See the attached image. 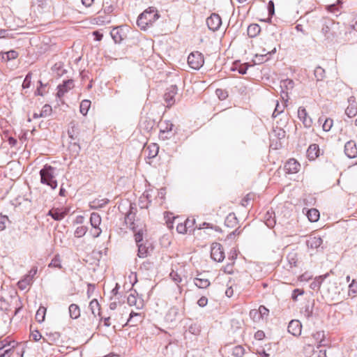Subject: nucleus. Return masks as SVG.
I'll return each mask as SVG.
<instances>
[{
	"label": "nucleus",
	"mask_w": 357,
	"mask_h": 357,
	"mask_svg": "<svg viewBox=\"0 0 357 357\" xmlns=\"http://www.w3.org/2000/svg\"><path fill=\"white\" fill-rule=\"evenodd\" d=\"M298 116L305 128H310L312 126V119L308 116L307 112L304 107H300L298 108Z\"/></svg>",
	"instance_id": "obj_9"
},
{
	"label": "nucleus",
	"mask_w": 357,
	"mask_h": 357,
	"mask_svg": "<svg viewBox=\"0 0 357 357\" xmlns=\"http://www.w3.org/2000/svg\"><path fill=\"white\" fill-rule=\"evenodd\" d=\"M37 271H38V268L37 267H33L29 272V273L27 275H26V276H29L31 280H33V277L36 275V274L37 273Z\"/></svg>",
	"instance_id": "obj_63"
},
{
	"label": "nucleus",
	"mask_w": 357,
	"mask_h": 357,
	"mask_svg": "<svg viewBox=\"0 0 357 357\" xmlns=\"http://www.w3.org/2000/svg\"><path fill=\"white\" fill-rule=\"evenodd\" d=\"M74 86V83L72 79H68L63 82L62 84L58 86L57 96L61 98L67 93L70 89Z\"/></svg>",
	"instance_id": "obj_13"
},
{
	"label": "nucleus",
	"mask_w": 357,
	"mask_h": 357,
	"mask_svg": "<svg viewBox=\"0 0 357 357\" xmlns=\"http://www.w3.org/2000/svg\"><path fill=\"white\" fill-rule=\"evenodd\" d=\"M302 325L298 320H291L288 325V332L294 336H298L301 333Z\"/></svg>",
	"instance_id": "obj_12"
},
{
	"label": "nucleus",
	"mask_w": 357,
	"mask_h": 357,
	"mask_svg": "<svg viewBox=\"0 0 357 357\" xmlns=\"http://www.w3.org/2000/svg\"><path fill=\"white\" fill-rule=\"evenodd\" d=\"M50 267H56V268H61V261L59 257H55L52 260L51 263L49 264Z\"/></svg>",
	"instance_id": "obj_45"
},
{
	"label": "nucleus",
	"mask_w": 357,
	"mask_h": 357,
	"mask_svg": "<svg viewBox=\"0 0 357 357\" xmlns=\"http://www.w3.org/2000/svg\"><path fill=\"white\" fill-rule=\"evenodd\" d=\"M294 86V83L292 79H286L280 82L281 97L283 100L288 101L289 92L293 89Z\"/></svg>",
	"instance_id": "obj_6"
},
{
	"label": "nucleus",
	"mask_w": 357,
	"mask_h": 357,
	"mask_svg": "<svg viewBox=\"0 0 357 357\" xmlns=\"http://www.w3.org/2000/svg\"><path fill=\"white\" fill-rule=\"evenodd\" d=\"M143 320V316L140 313L131 312L130 314L129 319L127 321L126 325H129L130 326H137L138 324L141 323Z\"/></svg>",
	"instance_id": "obj_15"
},
{
	"label": "nucleus",
	"mask_w": 357,
	"mask_h": 357,
	"mask_svg": "<svg viewBox=\"0 0 357 357\" xmlns=\"http://www.w3.org/2000/svg\"><path fill=\"white\" fill-rule=\"evenodd\" d=\"M321 32L324 35L325 37L329 38L330 36L328 35L330 32V27L328 25H325L321 29Z\"/></svg>",
	"instance_id": "obj_61"
},
{
	"label": "nucleus",
	"mask_w": 357,
	"mask_h": 357,
	"mask_svg": "<svg viewBox=\"0 0 357 357\" xmlns=\"http://www.w3.org/2000/svg\"><path fill=\"white\" fill-rule=\"evenodd\" d=\"M189 332L192 334H197L199 332V328L195 324L191 325L188 329Z\"/></svg>",
	"instance_id": "obj_62"
},
{
	"label": "nucleus",
	"mask_w": 357,
	"mask_h": 357,
	"mask_svg": "<svg viewBox=\"0 0 357 357\" xmlns=\"http://www.w3.org/2000/svg\"><path fill=\"white\" fill-rule=\"evenodd\" d=\"M349 292H351L354 295L357 294V284L355 283V280H353L351 283L349 285Z\"/></svg>",
	"instance_id": "obj_56"
},
{
	"label": "nucleus",
	"mask_w": 357,
	"mask_h": 357,
	"mask_svg": "<svg viewBox=\"0 0 357 357\" xmlns=\"http://www.w3.org/2000/svg\"><path fill=\"white\" fill-rule=\"evenodd\" d=\"M314 74L317 81H321L325 77V70L321 67L317 66Z\"/></svg>",
	"instance_id": "obj_34"
},
{
	"label": "nucleus",
	"mask_w": 357,
	"mask_h": 357,
	"mask_svg": "<svg viewBox=\"0 0 357 357\" xmlns=\"http://www.w3.org/2000/svg\"><path fill=\"white\" fill-rule=\"evenodd\" d=\"M276 52V48H273V50H272L270 52H268L266 54H261V55H256V59H257V62L258 63H264L265 61H266L267 60L269 59V58H266V59H264V57L266 56L267 54H275Z\"/></svg>",
	"instance_id": "obj_36"
},
{
	"label": "nucleus",
	"mask_w": 357,
	"mask_h": 357,
	"mask_svg": "<svg viewBox=\"0 0 357 357\" xmlns=\"http://www.w3.org/2000/svg\"><path fill=\"white\" fill-rule=\"evenodd\" d=\"M46 314V308L45 307H40L36 314V319L38 322L42 323L45 320Z\"/></svg>",
	"instance_id": "obj_31"
},
{
	"label": "nucleus",
	"mask_w": 357,
	"mask_h": 357,
	"mask_svg": "<svg viewBox=\"0 0 357 357\" xmlns=\"http://www.w3.org/2000/svg\"><path fill=\"white\" fill-rule=\"evenodd\" d=\"M68 210H61L59 208H53L49 211L47 215L51 216L55 220H61L65 218L68 213Z\"/></svg>",
	"instance_id": "obj_14"
},
{
	"label": "nucleus",
	"mask_w": 357,
	"mask_h": 357,
	"mask_svg": "<svg viewBox=\"0 0 357 357\" xmlns=\"http://www.w3.org/2000/svg\"><path fill=\"white\" fill-rule=\"evenodd\" d=\"M265 223L268 227H273V226L275 224V221L274 220L273 218H271L270 216L266 220Z\"/></svg>",
	"instance_id": "obj_64"
},
{
	"label": "nucleus",
	"mask_w": 357,
	"mask_h": 357,
	"mask_svg": "<svg viewBox=\"0 0 357 357\" xmlns=\"http://www.w3.org/2000/svg\"><path fill=\"white\" fill-rule=\"evenodd\" d=\"M344 153L349 158H354L357 156V146L354 141H349L344 145Z\"/></svg>",
	"instance_id": "obj_10"
},
{
	"label": "nucleus",
	"mask_w": 357,
	"mask_h": 357,
	"mask_svg": "<svg viewBox=\"0 0 357 357\" xmlns=\"http://www.w3.org/2000/svg\"><path fill=\"white\" fill-rule=\"evenodd\" d=\"M33 280L29 276L24 275V278L17 282V287L21 290L26 289L31 284Z\"/></svg>",
	"instance_id": "obj_21"
},
{
	"label": "nucleus",
	"mask_w": 357,
	"mask_h": 357,
	"mask_svg": "<svg viewBox=\"0 0 357 357\" xmlns=\"http://www.w3.org/2000/svg\"><path fill=\"white\" fill-rule=\"evenodd\" d=\"M15 342H11L8 340L7 339H3L2 340H0V349L6 350V349L9 348L10 347H13V350L14 349L15 347Z\"/></svg>",
	"instance_id": "obj_33"
},
{
	"label": "nucleus",
	"mask_w": 357,
	"mask_h": 357,
	"mask_svg": "<svg viewBox=\"0 0 357 357\" xmlns=\"http://www.w3.org/2000/svg\"><path fill=\"white\" fill-rule=\"evenodd\" d=\"M244 348L242 347V346H236L234 349H233V351H232V354L234 356H236V357H241L243 354H244Z\"/></svg>",
	"instance_id": "obj_40"
},
{
	"label": "nucleus",
	"mask_w": 357,
	"mask_h": 357,
	"mask_svg": "<svg viewBox=\"0 0 357 357\" xmlns=\"http://www.w3.org/2000/svg\"><path fill=\"white\" fill-rule=\"evenodd\" d=\"M204 56L199 52H192L188 57V63L190 68L199 70L204 64Z\"/></svg>",
	"instance_id": "obj_4"
},
{
	"label": "nucleus",
	"mask_w": 357,
	"mask_h": 357,
	"mask_svg": "<svg viewBox=\"0 0 357 357\" xmlns=\"http://www.w3.org/2000/svg\"><path fill=\"white\" fill-rule=\"evenodd\" d=\"M147 150L149 151V158H153L158 155L159 151V146L156 144H151L148 146Z\"/></svg>",
	"instance_id": "obj_29"
},
{
	"label": "nucleus",
	"mask_w": 357,
	"mask_h": 357,
	"mask_svg": "<svg viewBox=\"0 0 357 357\" xmlns=\"http://www.w3.org/2000/svg\"><path fill=\"white\" fill-rule=\"evenodd\" d=\"M90 223L93 228L98 229L101 223V217L98 213H92L90 217Z\"/></svg>",
	"instance_id": "obj_24"
},
{
	"label": "nucleus",
	"mask_w": 357,
	"mask_h": 357,
	"mask_svg": "<svg viewBox=\"0 0 357 357\" xmlns=\"http://www.w3.org/2000/svg\"><path fill=\"white\" fill-rule=\"evenodd\" d=\"M155 121L149 117H144L141 122V127L146 131H150L154 126Z\"/></svg>",
	"instance_id": "obj_19"
},
{
	"label": "nucleus",
	"mask_w": 357,
	"mask_h": 357,
	"mask_svg": "<svg viewBox=\"0 0 357 357\" xmlns=\"http://www.w3.org/2000/svg\"><path fill=\"white\" fill-rule=\"evenodd\" d=\"M265 333L262 331H258L255 334V338L258 340H261L264 338Z\"/></svg>",
	"instance_id": "obj_59"
},
{
	"label": "nucleus",
	"mask_w": 357,
	"mask_h": 357,
	"mask_svg": "<svg viewBox=\"0 0 357 357\" xmlns=\"http://www.w3.org/2000/svg\"><path fill=\"white\" fill-rule=\"evenodd\" d=\"M236 222V218L234 214H229L226 220H225V225L227 226V227H229L230 225L229 223H232V222Z\"/></svg>",
	"instance_id": "obj_51"
},
{
	"label": "nucleus",
	"mask_w": 357,
	"mask_h": 357,
	"mask_svg": "<svg viewBox=\"0 0 357 357\" xmlns=\"http://www.w3.org/2000/svg\"><path fill=\"white\" fill-rule=\"evenodd\" d=\"M301 165L295 159H289L284 165V170L288 174H295L299 171Z\"/></svg>",
	"instance_id": "obj_11"
},
{
	"label": "nucleus",
	"mask_w": 357,
	"mask_h": 357,
	"mask_svg": "<svg viewBox=\"0 0 357 357\" xmlns=\"http://www.w3.org/2000/svg\"><path fill=\"white\" fill-rule=\"evenodd\" d=\"M176 230L180 234H185L187 232L188 228L186 227V225H184V223H179L176 227Z\"/></svg>",
	"instance_id": "obj_53"
},
{
	"label": "nucleus",
	"mask_w": 357,
	"mask_h": 357,
	"mask_svg": "<svg viewBox=\"0 0 357 357\" xmlns=\"http://www.w3.org/2000/svg\"><path fill=\"white\" fill-rule=\"evenodd\" d=\"M341 3V1L339 0V1H337V4L333 3V4L328 6V10L331 13H336V12H337L339 10V3Z\"/></svg>",
	"instance_id": "obj_47"
},
{
	"label": "nucleus",
	"mask_w": 357,
	"mask_h": 357,
	"mask_svg": "<svg viewBox=\"0 0 357 357\" xmlns=\"http://www.w3.org/2000/svg\"><path fill=\"white\" fill-rule=\"evenodd\" d=\"M206 24L210 30L218 31L222 24L221 17L218 14L213 13L206 19Z\"/></svg>",
	"instance_id": "obj_8"
},
{
	"label": "nucleus",
	"mask_w": 357,
	"mask_h": 357,
	"mask_svg": "<svg viewBox=\"0 0 357 357\" xmlns=\"http://www.w3.org/2000/svg\"><path fill=\"white\" fill-rule=\"evenodd\" d=\"M259 317L263 318L264 316L268 315V310L265 306L261 305L259 307Z\"/></svg>",
	"instance_id": "obj_54"
},
{
	"label": "nucleus",
	"mask_w": 357,
	"mask_h": 357,
	"mask_svg": "<svg viewBox=\"0 0 357 357\" xmlns=\"http://www.w3.org/2000/svg\"><path fill=\"white\" fill-rule=\"evenodd\" d=\"M345 114L349 118H352L357 114V104L349 105L345 109Z\"/></svg>",
	"instance_id": "obj_30"
},
{
	"label": "nucleus",
	"mask_w": 357,
	"mask_h": 357,
	"mask_svg": "<svg viewBox=\"0 0 357 357\" xmlns=\"http://www.w3.org/2000/svg\"><path fill=\"white\" fill-rule=\"evenodd\" d=\"M55 168L49 165H45L40 170V183L49 186L52 190L57 188V181L55 179Z\"/></svg>",
	"instance_id": "obj_2"
},
{
	"label": "nucleus",
	"mask_w": 357,
	"mask_h": 357,
	"mask_svg": "<svg viewBox=\"0 0 357 357\" xmlns=\"http://www.w3.org/2000/svg\"><path fill=\"white\" fill-rule=\"evenodd\" d=\"M68 311L70 318L73 319H76L80 317V309L76 304H70L68 307Z\"/></svg>",
	"instance_id": "obj_23"
},
{
	"label": "nucleus",
	"mask_w": 357,
	"mask_h": 357,
	"mask_svg": "<svg viewBox=\"0 0 357 357\" xmlns=\"http://www.w3.org/2000/svg\"><path fill=\"white\" fill-rule=\"evenodd\" d=\"M31 73H29L24 79V82L22 83V87L24 89H27V88H29L30 87V85H31Z\"/></svg>",
	"instance_id": "obj_42"
},
{
	"label": "nucleus",
	"mask_w": 357,
	"mask_h": 357,
	"mask_svg": "<svg viewBox=\"0 0 357 357\" xmlns=\"http://www.w3.org/2000/svg\"><path fill=\"white\" fill-rule=\"evenodd\" d=\"M89 308L94 317H100V307L96 299H93L89 303Z\"/></svg>",
	"instance_id": "obj_22"
},
{
	"label": "nucleus",
	"mask_w": 357,
	"mask_h": 357,
	"mask_svg": "<svg viewBox=\"0 0 357 357\" xmlns=\"http://www.w3.org/2000/svg\"><path fill=\"white\" fill-rule=\"evenodd\" d=\"M210 282L208 279L206 278H195V284L198 287L201 289H205L209 287Z\"/></svg>",
	"instance_id": "obj_27"
},
{
	"label": "nucleus",
	"mask_w": 357,
	"mask_h": 357,
	"mask_svg": "<svg viewBox=\"0 0 357 357\" xmlns=\"http://www.w3.org/2000/svg\"><path fill=\"white\" fill-rule=\"evenodd\" d=\"M207 303H208V299L205 296H202L201 297L198 301H197V304L199 305V306L200 307H204L207 305Z\"/></svg>",
	"instance_id": "obj_58"
},
{
	"label": "nucleus",
	"mask_w": 357,
	"mask_h": 357,
	"mask_svg": "<svg viewBox=\"0 0 357 357\" xmlns=\"http://www.w3.org/2000/svg\"><path fill=\"white\" fill-rule=\"evenodd\" d=\"M8 222V218L6 215H0V231H3L6 229Z\"/></svg>",
	"instance_id": "obj_43"
},
{
	"label": "nucleus",
	"mask_w": 357,
	"mask_h": 357,
	"mask_svg": "<svg viewBox=\"0 0 357 357\" xmlns=\"http://www.w3.org/2000/svg\"><path fill=\"white\" fill-rule=\"evenodd\" d=\"M323 243L320 236H310L306 241V245L308 248L314 249L318 248Z\"/></svg>",
	"instance_id": "obj_16"
},
{
	"label": "nucleus",
	"mask_w": 357,
	"mask_h": 357,
	"mask_svg": "<svg viewBox=\"0 0 357 357\" xmlns=\"http://www.w3.org/2000/svg\"><path fill=\"white\" fill-rule=\"evenodd\" d=\"M304 294V291L301 289H295L291 294V298L293 301H296L298 295H303Z\"/></svg>",
	"instance_id": "obj_46"
},
{
	"label": "nucleus",
	"mask_w": 357,
	"mask_h": 357,
	"mask_svg": "<svg viewBox=\"0 0 357 357\" xmlns=\"http://www.w3.org/2000/svg\"><path fill=\"white\" fill-rule=\"evenodd\" d=\"M127 301H128V303L129 304V305H130V306L136 305V304H137V298H136V296L133 294L131 293L128 296Z\"/></svg>",
	"instance_id": "obj_49"
},
{
	"label": "nucleus",
	"mask_w": 357,
	"mask_h": 357,
	"mask_svg": "<svg viewBox=\"0 0 357 357\" xmlns=\"http://www.w3.org/2000/svg\"><path fill=\"white\" fill-rule=\"evenodd\" d=\"M137 208L133 207L131 204L130 206V210L127 213L125 217V222L128 225V227L131 229L132 231H135L137 227L140 225L138 224V220L135 222L136 213L135 211Z\"/></svg>",
	"instance_id": "obj_5"
},
{
	"label": "nucleus",
	"mask_w": 357,
	"mask_h": 357,
	"mask_svg": "<svg viewBox=\"0 0 357 357\" xmlns=\"http://www.w3.org/2000/svg\"><path fill=\"white\" fill-rule=\"evenodd\" d=\"M160 15L157 10L153 7H150L145 10L137 18V24L142 30H146L149 26H151L158 18Z\"/></svg>",
	"instance_id": "obj_1"
},
{
	"label": "nucleus",
	"mask_w": 357,
	"mask_h": 357,
	"mask_svg": "<svg viewBox=\"0 0 357 357\" xmlns=\"http://www.w3.org/2000/svg\"><path fill=\"white\" fill-rule=\"evenodd\" d=\"M312 336L315 340H320V342H319L320 344L318 346V348L322 345H324V344H322V342L324 341V331H318L316 333L313 334Z\"/></svg>",
	"instance_id": "obj_39"
},
{
	"label": "nucleus",
	"mask_w": 357,
	"mask_h": 357,
	"mask_svg": "<svg viewBox=\"0 0 357 357\" xmlns=\"http://www.w3.org/2000/svg\"><path fill=\"white\" fill-rule=\"evenodd\" d=\"M319 154V147L317 144H311L307 150V155L310 160L316 159Z\"/></svg>",
	"instance_id": "obj_18"
},
{
	"label": "nucleus",
	"mask_w": 357,
	"mask_h": 357,
	"mask_svg": "<svg viewBox=\"0 0 357 357\" xmlns=\"http://www.w3.org/2000/svg\"><path fill=\"white\" fill-rule=\"evenodd\" d=\"M170 276L172 277V280L176 283L181 282V278L177 274V273L172 272L170 273Z\"/></svg>",
	"instance_id": "obj_60"
},
{
	"label": "nucleus",
	"mask_w": 357,
	"mask_h": 357,
	"mask_svg": "<svg viewBox=\"0 0 357 357\" xmlns=\"http://www.w3.org/2000/svg\"><path fill=\"white\" fill-rule=\"evenodd\" d=\"M135 241L136 244L144 243V236L146 233V229H144V226L142 224H140V226L133 231Z\"/></svg>",
	"instance_id": "obj_17"
},
{
	"label": "nucleus",
	"mask_w": 357,
	"mask_h": 357,
	"mask_svg": "<svg viewBox=\"0 0 357 357\" xmlns=\"http://www.w3.org/2000/svg\"><path fill=\"white\" fill-rule=\"evenodd\" d=\"M172 136V132H166V131H164V133L162 132V130H160L159 137L160 139L162 140L168 139L171 138Z\"/></svg>",
	"instance_id": "obj_52"
},
{
	"label": "nucleus",
	"mask_w": 357,
	"mask_h": 357,
	"mask_svg": "<svg viewBox=\"0 0 357 357\" xmlns=\"http://www.w3.org/2000/svg\"><path fill=\"white\" fill-rule=\"evenodd\" d=\"M51 112H52L51 106L46 104L43 107L42 110L39 114V116H49L51 114Z\"/></svg>",
	"instance_id": "obj_41"
},
{
	"label": "nucleus",
	"mask_w": 357,
	"mask_h": 357,
	"mask_svg": "<svg viewBox=\"0 0 357 357\" xmlns=\"http://www.w3.org/2000/svg\"><path fill=\"white\" fill-rule=\"evenodd\" d=\"M146 243H142L137 244L138 248L137 256L140 258L146 257L149 254V246L146 245Z\"/></svg>",
	"instance_id": "obj_20"
},
{
	"label": "nucleus",
	"mask_w": 357,
	"mask_h": 357,
	"mask_svg": "<svg viewBox=\"0 0 357 357\" xmlns=\"http://www.w3.org/2000/svg\"><path fill=\"white\" fill-rule=\"evenodd\" d=\"M91 106V101L89 100H83L80 104V112L83 115H86Z\"/></svg>",
	"instance_id": "obj_32"
},
{
	"label": "nucleus",
	"mask_w": 357,
	"mask_h": 357,
	"mask_svg": "<svg viewBox=\"0 0 357 357\" xmlns=\"http://www.w3.org/2000/svg\"><path fill=\"white\" fill-rule=\"evenodd\" d=\"M268 15L272 17L275 13V6L273 1H269L267 6Z\"/></svg>",
	"instance_id": "obj_50"
},
{
	"label": "nucleus",
	"mask_w": 357,
	"mask_h": 357,
	"mask_svg": "<svg viewBox=\"0 0 357 357\" xmlns=\"http://www.w3.org/2000/svg\"><path fill=\"white\" fill-rule=\"evenodd\" d=\"M110 34L112 39L114 40L116 43H121L123 39L122 34L121 33V30L118 27L114 28L111 31Z\"/></svg>",
	"instance_id": "obj_26"
},
{
	"label": "nucleus",
	"mask_w": 357,
	"mask_h": 357,
	"mask_svg": "<svg viewBox=\"0 0 357 357\" xmlns=\"http://www.w3.org/2000/svg\"><path fill=\"white\" fill-rule=\"evenodd\" d=\"M6 54L8 60H13V59H16L18 56V52H16L15 50H10V51L7 52Z\"/></svg>",
	"instance_id": "obj_48"
},
{
	"label": "nucleus",
	"mask_w": 357,
	"mask_h": 357,
	"mask_svg": "<svg viewBox=\"0 0 357 357\" xmlns=\"http://www.w3.org/2000/svg\"><path fill=\"white\" fill-rule=\"evenodd\" d=\"M174 128V124L169 121H165L162 122L160 123V130H162V132L164 133V131H166V132H172V129Z\"/></svg>",
	"instance_id": "obj_35"
},
{
	"label": "nucleus",
	"mask_w": 357,
	"mask_h": 357,
	"mask_svg": "<svg viewBox=\"0 0 357 357\" xmlns=\"http://www.w3.org/2000/svg\"><path fill=\"white\" fill-rule=\"evenodd\" d=\"M249 66L247 63L242 64L239 66L238 71L241 75H245L247 73Z\"/></svg>",
	"instance_id": "obj_57"
},
{
	"label": "nucleus",
	"mask_w": 357,
	"mask_h": 357,
	"mask_svg": "<svg viewBox=\"0 0 357 357\" xmlns=\"http://www.w3.org/2000/svg\"><path fill=\"white\" fill-rule=\"evenodd\" d=\"M177 93L178 87L176 84H172L166 89L164 94V100L167 107H170L175 104Z\"/></svg>",
	"instance_id": "obj_3"
},
{
	"label": "nucleus",
	"mask_w": 357,
	"mask_h": 357,
	"mask_svg": "<svg viewBox=\"0 0 357 357\" xmlns=\"http://www.w3.org/2000/svg\"><path fill=\"white\" fill-rule=\"evenodd\" d=\"M307 218L310 222H317L319 218V212L316 208H311L308 210L307 213Z\"/></svg>",
	"instance_id": "obj_28"
},
{
	"label": "nucleus",
	"mask_w": 357,
	"mask_h": 357,
	"mask_svg": "<svg viewBox=\"0 0 357 357\" xmlns=\"http://www.w3.org/2000/svg\"><path fill=\"white\" fill-rule=\"evenodd\" d=\"M87 230L88 228L86 226L78 227L75 231V236L77 238H81L86 234Z\"/></svg>",
	"instance_id": "obj_37"
},
{
	"label": "nucleus",
	"mask_w": 357,
	"mask_h": 357,
	"mask_svg": "<svg viewBox=\"0 0 357 357\" xmlns=\"http://www.w3.org/2000/svg\"><path fill=\"white\" fill-rule=\"evenodd\" d=\"M211 258L218 262L223 261L225 259V253L221 244L218 243H213L211 245Z\"/></svg>",
	"instance_id": "obj_7"
},
{
	"label": "nucleus",
	"mask_w": 357,
	"mask_h": 357,
	"mask_svg": "<svg viewBox=\"0 0 357 357\" xmlns=\"http://www.w3.org/2000/svg\"><path fill=\"white\" fill-rule=\"evenodd\" d=\"M248 35L250 38L257 36L261 31V27L257 24H252L248 27Z\"/></svg>",
	"instance_id": "obj_25"
},
{
	"label": "nucleus",
	"mask_w": 357,
	"mask_h": 357,
	"mask_svg": "<svg viewBox=\"0 0 357 357\" xmlns=\"http://www.w3.org/2000/svg\"><path fill=\"white\" fill-rule=\"evenodd\" d=\"M13 354V347H10L6 350L0 349V357H10Z\"/></svg>",
	"instance_id": "obj_44"
},
{
	"label": "nucleus",
	"mask_w": 357,
	"mask_h": 357,
	"mask_svg": "<svg viewBox=\"0 0 357 357\" xmlns=\"http://www.w3.org/2000/svg\"><path fill=\"white\" fill-rule=\"evenodd\" d=\"M333 124V119H331L330 118H327L324 121V123L322 125V128L324 131L328 132L331 129Z\"/></svg>",
	"instance_id": "obj_38"
},
{
	"label": "nucleus",
	"mask_w": 357,
	"mask_h": 357,
	"mask_svg": "<svg viewBox=\"0 0 357 357\" xmlns=\"http://www.w3.org/2000/svg\"><path fill=\"white\" fill-rule=\"evenodd\" d=\"M287 259L291 264V266H296V255L295 254H289L287 256Z\"/></svg>",
	"instance_id": "obj_55"
}]
</instances>
